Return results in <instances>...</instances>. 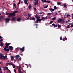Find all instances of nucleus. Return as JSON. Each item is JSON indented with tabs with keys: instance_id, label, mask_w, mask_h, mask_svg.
<instances>
[{
	"instance_id": "13d9d810",
	"label": "nucleus",
	"mask_w": 73,
	"mask_h": 73,
	"mask_svg": "<svg viewBox=\"0 0 73 73\" xmlns=\"http://www.w3.org/2000/svg\"><path fill=\"white\" fill-rule=\"evenodd\" d=\"M7 43L8 44V45H9L11 44V43Z\"/></svg>"
},
{
	"instance_id": "680f3d73",
	"label": "nucleus",
	"mask_w": 73,
	"mask_h": 73,
	"mask_svg": "<svg viewBox=\"0 0 73 73\" xmlns=\"http://www.w3.org/2000/svg\"><path fill=\"white\" fill-rule=\"evenodd\" d=\"M38 14H40L42 15V13H38Z\"/></svg>"
},
{
	"instance_id": "412c9836",
	"label": "nucleus",
	"mask_w": 73,
	"mask_h": 73,
	"mask_svg": "<svg viewBox=\"0 0 73 73\" xmlns=\"http://www.w3.org/2000/svg\"><path fill=\"white\" fill-rule=\"evenodd\" d=\"M56 19V17H54V18H53L52 19V20L53 21H54V20Z\"/></svg>"
},
{
	"instance_id": "1a4fd4ad",
	"label": "nucleus",
	"mask_w": 73,
	"mask_h": 73,
	"mask_svg": "<svg viewBox=\"0 0 73 73\" xmlns=\"http://www.w3.org/2000/svg\"><path fill=\"white\" fill-rule=\"evenodd\" d=\"M9 48L10 50L12 51L13 50V47L12 46H9Z\"/></svg>"
},
{
	"instance_id": "f3484780",
	"label": "nucleus",
	"mask_w": 73,
	"mask_h": 73,
	"mask_svg": "<svg viewBox=\"0 0 73 73\" xmlns=\"http://www.w3.org/2000/svg\"><path fill=\"white\" fill-rule=\"evenodd\" d=\"M3 68L4 69V70H8V68L7 67H5Z\"/></svg>"
},
{
	"instance_id": "2f4dec72",
	"label": "nucleus",
	"mask_w": 73,
	"mask_h": 73,
	"mask_svg": "<svg viewBox=\"0 0 73 73\" xmlns=\"http://www.w3.org/2000/svg\"><path fill=\"white\" fill-rule=\"evenodd\" d=\"M12 66H13V67L15 69V65L14 64H13Z\"/></svg>"
},
{
	"instance_id": "4be33fe9",
	"label": "nucleus",
	"mask_w": 73,
	"mask_h": 73,
	"mask_svg": "<svg viewBox=\"0 0 73 73\" xmlns=\"http://www.w3.org/2000/svg\"><path fill=\"white\" fill-rule=\"evenodd\" d=\"M3 46H4V44L2 42H0V46L2 47Z\"/></svg>"
},
{
	"instance_id": "f704fd0d",
	"label": "nucleus",
	"mask_w": 73,
	"mask_h": 73,
	"mask_svg": "<svg viewBox=\"0 0 73 73\" xmlns=\"http://www.w3.org/2000/svg\"><path fill=\"white\" fill-rule=\"evenodd\" d=\"M20 48H16V50H18V51H19V50L20 49Z\"/></svg>"
},
{
	"instance_id": "7c9ffc66",
	"label": "nucleus",
	"mask_w": 73,
	"mask_h": 73,
	"mask_svg": "<svg viewBox=\"0 0 73 73\" xmlns=\"http://www.w3.org/2000/svg\"><path fill=\"white\" fill-rule=\"evenodd\" d=\"M3 16H0V21H1V19H3Z\"/></svg>"
},
{
	"instance_id": "20e7f679",
	"label": "nucleus",
	"mask_w": 73,
	"mask_h": 73,
	"mask_svg": "<svg viewBox=\"0 0 73 73\" xmlns=\"http://www.w3.org/2000/svg\"><path fill=\"white\" fill-rule=\"evenodd\" d=\"M34 1H35V3L34 4L35 6H36V5H39V3L38 1V0H34Z\"/></svg>"
},
{
	"instance_id": "bf43d9fd",
	"label": "nucleus",
	"mask_w": 73,
	"mask_h": 73,
	"mask_svg": "<svg viewBox=\"0 0 73 73\" xmlns=\"http://www.w3.org/2000/svg\"><path fill=\"white\" fill-rule=\"evenodd\" d=\"M0 73H3V72H2V70H0Z\"/></svg>"
},
{
	"instance_id": "e2e57ef3",
	"label": "nucleus",
	"mask_w": 73,
	"mask_h": 73,
	"mask_svg": "<svg viewBox=\"0 0 73 73\" xmlns=\"http://www.w3.org/2000/svg\"><path fill=\"white\" fill-rule=\"evenodd\" d=\"M48 15H51V13H48Z\"/></svg>"
},
{
	"instance_id": "f8f14e48",
	"label": "nucleus",
	"mask_w": 73,
	"mask_h": 73,
	"mask_svg": "<svg viewBox=\"0 0 73 73\" xmlns=\"http://www.w3.org/2000/svg\"><path fill=\"white\" fill-rule=\"evenodd\" d=\"M42 20V19H37L36 21H37V22H38L39 21L41 22Z\"/></svg>"
},
{
	"instance_id": "4d7b16f0",
	"label": "nucleus",
	"mask_w": 73,
	"mask_h": 73,
	"mask_svg": "<svg viewBox=\"0 0 73 73\" xmlns=\"http://www.w3.org/2000/svg\"><path fill=\"white\" fill-rule=\"evenodd\" d=\"M11 15H9V16H8V17L9 18H10L11 17Z\"/></svg>"
},
{
	"instance_id": "79ce46f5",
	"label": "nucleus",
	"mask_w": 73,
	"mask_h": 73,
	"mask_svg": "<svg viewBox=\"0 0 73 73\" xmlns=\"http://www.w3.org/2000/svg\"><path fill=\"white\" fill-rule=\"evenodd\" d=\"M14 72H15V73H17L16 70L15 68L14 69Z\"/></svg>"
},
{
	"instance_id": "864d4df0",
	"label": "nucleus",
	"mask_w": 73,
	"mask_h": 73,
	"mask_svg": "<svg viewBox=\"0 0 73 73\" xmlns=\"http://www.w3.org/2000/svg\"><path fill=\"white\" fill-rule=\"evenodd\" d=\"M13 5L14 6H16V4L15 3H13Z\"/></svg>"
},
{
	"instance_id": "cd10ccee",
	"label": "nucleus",
	"mask_w": 73,
	"mask_h": 73,
	"mask_svg": "<svg viewBox=\"0 0 73 73\" xmlns=\"http://www.w3.org/2000/svg\"><path fill=\"white\" fill-rule=\"evenodd\" d=\"M12 19L14 21H15L16 20L15 18L14 17H13Z\"/></svg>"
},
{
	"instance_id": "de8ad7c7",
	"label": "nucleus",
	"mask_w": 73,
	"mask_h": 73,
	"mask_svg": "<svg viewBox=\"0 0 73 73\" xmlns=\"http://www.w3.org/2000/svg\"><path fill=\"white\" fill-rule=\"evenodd\" d=\"M66 4H64V8H66Z\"/></svg>"
},
{
	"instance_id": "ea45409f",
	"label": "nucleus",
	"mask_w": 73,
	"mask_h": 73,
	"mask_svg": "<svg viewBox=\"0 0 73 73\" xmlns=\"http://www.w3.org/2000/svg\"><path fill=\"white\" fill-rule=\"evenodd\" d=\"M28 15L29 16V17H30L31 15V14L30 13H29L28 14Z\"/></svg>"
},
{
	"instance_id": "3c124183",
	"label": "nucleus",
	"mask_w": 73,
	"mask_h": 73,
	"mask_svg": "<svg viewBox=\"0 0 73 73\" xmlns=\"http://www.w3.org/2000/svg\"><path fill=\"white\" fill-rule=\"evenodd\" d=\"M3 41V39H1L0 40V42H2V41Z\"/></svg>"
},
{
	"instance_id": "338daca9",
	"label": "nucleus",
	"mask_w": 73,
	"mask_h": 73,
	"mask_svg": "<svg viewBox=\"0 0 73 73\" xmlns=\"http://www.w3.org/2000/svg\"><path fill=\"white\" fill-rule=\"evenodd\" d=\"M72 16H73V13L71 14Z\"/></svg>"
},
{
	"instance_id": "6e6552de",
	"label": "nucleus",
	"mask_w": 73,
	"mask_h": 73,
	"mask_svg": "<svg viewBox=\"0 0 73 73\" xmlns=\"http://www.w3.org/2000/svg\"><path fill=\"white\" fill-rule=\"evenodd\" d=\"M9 15H11V16L13 17L15 16V14L13 13H10Z\"/></svg>"
},
{
	"instance_id": "69168bd1",
	"label": "nucleus",
	"mask_w": 73,
	"mask_h": 73,
	"mask_svg": "<svg viewBox=\"0 0 73 73\" xmlns=\"http://www.w3.org/2000/svg\"><path fill=\"white\" fill-rule=\"evenodd\" d=\"M67 15V13H65V15Z\"/></svg>"
},
{
	"instance_id": "0eeeda50",
	"label": "nucleus",
	"mask_w": 73,
	"mask_h": 73,
	"mask_svg": "<svg viewBox=\"0 0 73 73\" xmlns=\"http://www.w3.org/2000/svg\"><path fill=\"white\" fill-rule=\"evenodd\" d=\"M4 20H5L6 22L8 23L9 22L10 19H9V18H5L4 19Z\"/></svg>"
},
{
	"instance_id": "bb28decb",
	"label": "nucleus",
	"mask_w": 73,
	"mask_h": 73,
	"mask_svg": "<svg viewBox=\"0 0 73 73\" xmlns=\"http://www.w3.org/2000/svg\"><path fill=\"white\" fill-rule=\"evenodd\" d=\"M20 3H21V0H19V2L18 3V4H17V5H20Z\"/></svg>"
},
{
	"instance_id": "6ab92c4d",
	"label": "nucleus",
	"mask_w": 73,
	"mask_h": 73,
	"mask_svg": "<svg viewBox=\"0 0 73 73\" xmlns=\"http://www.w3.org/2000/svg\"><path fill=\"white\" fill-rule=\"evenodd\" d=\"M6 64L7 65H12L13 64H12V63H6Z\"/></svg>"
},
{
	"instance_id": "9b49d317",
	"label": "nucleus",
	"mask_w": 73,
	"mask_h": 73,
	"mask_svg": "<svg viewBox=\"0 0 73 73\" xmlns=\"http://www.w3.org/2000/svg\"><path fill=\"white\" fill-rule=\"evenodd\" d=\"M47 16L45 17H42L41 19L42 20H45L47 19Z\"/></svg>"
},
{
	"instance_id": "a18cd8bd",
	"label": "nucleus",
	"mask_w": 73,
	"mask_h": 73,
	"mask_svg": "<svg viewBox=\"0 0 73 73\" xmlns=\"http://www.w3.org/2000/svg\"><path fill=\"white\" fill-rule=\"evenodd\" d=\"M38 22H37V21H36L34 22V23H38Z\"/></svg>"
},
{
	"instance_id": "f03ea898",
	"label": "nucleus",
	"mask_w": 73,
	"mask_h": 73,
	"mask_svg": "<svg viewBox=\"0 0 73 73\" xmlns=\"http://www.w3.org/2000/svg\"><path fill=\"white\" fill-rule=\"evenodd\" d=\"M8 48L9 47L7 46L5 47L4 49H3V50L7 52H8L9 51V49Z\"/></svg>"
},
{
	"instance_id": "393cba45",
	"label": "nucleus",
	"mask_w": 73,
	"mask_h": 73,
	"mask_svg": "<svg viewBox=\"0 0 73 73\" xmlns=\"http://www.w3.org/2000/svg\"><path fill=\"white\" fill-rule=\"evenodd\" d=\"M16 58H19V57H20V56H19L18 55H16Z\"/></svg>"
},
{
	"instance_id": "39448f33",
	"label": "nucleus",
	"mask_w": 73,
	"mask_h": 73,
	"mask_svg": "<svg viewBox=\"0 0 73 73\" xmlns=\"http://www.w3.org/2000/svg\"><path fill=\"white\" fill-rule=\"evenodd\" d=\"M42 0V2H43L44 3H45L46 2V3H50V1H46V0Z\"/></svg>"
},
{
	"instance_id": "c756f323",
	"label": "nucleus",
	"mask_w": 73,
	"mask_h": 73,
	"mask_svg": "<svg viewBox=\"0 0 73 73\" xmlns=\"http://www.w3.org/2000/svg\"><path fill=\"white\" fill-rule=\"evenodd\" d=\"M65 38L63 39V41H65V40H67V38H66V37H65Z\"/></svg>"
},
{
	"instance_id": "a19ab883",
	"label": "nucleus",
	"mask_w": 73,
	"mask_h": 73,
	"mask_svg": "<svg viewBox=\"0 0 73 73\" xmlns=\"http://www.w3.org/2000/svg\"><path fill=\"white\" fill-rule=\"evenodd\" d=\"M31 8V5H29V9H30Z\"/></svg>"
},
{
	"instance_id": "49530a36",
	"label": "nucleus",
	"mask_w": 73,
	"mask_h": 73,
	"mask_svg": "<svg viewBox=\"0 0 73 73\" xmlns=\"http://www.w3.org/2000/svg\"><path fill=\"white\" fill-rule=\"evenodd\" d=\"M54 9H57V7H56V6H54Z\"/></svg>"
},
{
	"instance_id": "ddd939ff",
	"label": "nucleus",
	"mask_w": 73,
	"mask_h": 73,
	"mask_svg": "<svg viewBox=\"0 0 73 73\" xmlns=\"http://www.w3.org/2000/svg\"><path fill=\"white\" fill-rule=\"evenodd\" d=\"M18 73H22L21 72V68H18Z\"/></svg>"
},
{
	"instance_id": "603ef678",
	"label": "nucleus",
	"mask_w": 73,
	"mask_h": 73,
	"mask_svg": "<svg viewBox=\"0 0 73 73\" xmlns=\"http://www.w3.org/2000/svg\"><path fill=\"white\" fill-rule=\"evenodd\" d=\"M34 10L35 11H36V8L35 7L34 8Z\"/></svg>"
},
{
	"instance_id": "c85d7f7f",
	"label": "nucleus",
	"mask_w": 73,
	"mask_h": 73,
	"mask_svg": "<svg viewBox=\"0 0 73 73\" xmlns=\"http://www.w3.org/2000/svg\"><path fill=\"white\" fill-rule=\"evenodd\" d=\"M24 3H25V4L27 5L28 6V5H29L28 3H27V2H24Z\"/></svg>"
},
{
	"instance_id": "9d476101",
	"label": "nucleus",
	"mask_w": 73,
	"mask_h": 73,
	"mask_svg": "<svg viewBox=\"0 0 73 73\" xmlns=\"http://www.w3.org/2000/svg\"><path fill=\"white\" fill-rule=\"evenodd\" d=\"M30 20H34V21H35L36 20V18H34V17H32L31 19L30 18Z\"/></svg>"
},
{
	"instance_id": "473e14b6",
	"label": "nucleus",
	"mask_w": 73,
	"mask_h": 73,
	"mask_svg": "<svg viewBox=\"0 0 73 73\" xmlns=\"http://www.w3.org/2000/svg\"><path fill=\"white\" fill-rule=\"evenodd\" d=\"M48 5H47L46 6H45L44 7V8H47V7H48Z\"/></svg>"
},
{
	"instance_id": "052dcab7",
	"label": "nucleus",
	"mask_w": 73,
	"mask_h": 73,
	"mask_svg": "<svg viewBox=\"0 0 73 73\" xmlns=\"http://www.w3.org/2000/svg\"><path fill=\"white\" fill-rule=\"evenodd\" d=\"M3 37H2V36H0V39H1V38H3Z\"/></svg>"
},
{
	"instance_id": "e433bc0d",
	"label": "nucleus",
	"mask_w": 73,
	"mask_h": 73,
	"mask_svg": "<svg viewBox=\"0 0 73 73\" xmlns=\"http://www.w3.org/2000/svg\"><path fill=\"white\" fill-rule=\"evenodd\" d=\"M66 27H67V28H70V26L69 25H68V26H67Z\"/></svg>"
},
{
	"instance_id": "7ed1b4c3",
	"label": "nucleus",
	"mask_w": 73,
	"mask_h": 73,
	"mask_svg": "<svg viewBox=\"0 0 73 73\" xmlns=\"http://www.w3.org/2000/svg\"><path fill=\"white\" fill-rule=\"evenodd\" d=\"M58 23H60V22H61V23H62V24H63L64 23V20L62 19H59L58 20Z\"/></svg>"
},
{
	"instance_id": "c03bdc74",
	"label": "nucleus",
	"mask_w": 73,
	"mask_h": 73,
	"mask_svg": "<svg viewBox=\"0 0 73 73\" xmlns=\"http://www.w3.org/2000/svg\"><path fill=\"white\" fill-rule=\"evenodd\" d=\"M60 40H63L62 37V36H61V37H60Z\"/></svg>"
},
{
	"instance_id": "58836bf2",
	"label": "nucleus",
	"mask_w": 73,
	"mask_h": 73,
	"mask_svg": "<svg viewBox=\"0 0 73 73\" xmlns=\"http://www.w3.org/2000/svg\"><path fill=\"white\" fill-rule=\"evenodd\" d=\"M5 45H6V46L7 47L8 46H9V45L8 44H7V43H6L5 44Z\"/></svg>"
},
{
	"instance_id": "8fccbe9b",
	"label": "nucleus",
	"mask_w": 73,
	"mask_h": 73,
	"mask_svg": "<svg viewBox=\"0 0 73 73\" xmlns=\"http://www.w3.org/2000/svg\"><path fill=\"white\" fill-rule=\"evenodd\" d=\"M70 16V15H69V14H67V15H66V16L68 17Z\"/></svg>"
},
{
	"instance_id": "b1692460",
	"label": "nucleus",
	"mask_w": 73,
	"mask_h": 73,
	"mask_svg": "<svg viewBox=\"0 0 73 73\" xmlns=\"http://www.w3.org/2000/svg\"><path fill=\"white\" fill-rule=\"evenodd\" d=\"M58 28H59V29H60L61 27V26L59 24H58Z\"/></svg>"
},
{
	"instance_id": "aec40b11",
	"label": "nucleus",
	"mask_w": 73,
	"mask_h": 73,
	"mask_svg": "<svg viewBox=\"0 0 73 73\" xmlns=\"http://www.w3.org/2000/svg\"><path fill=\"white\" fill-rule=\"evenodd\" d=\"M52 25L54 27H57V25H56L54 23Z\"/></svg>"
},
{
	"instance_id": "a878e982",
	"label": "nucleus",
	"mask_w": 73,
	"mask_h": 73,
	"mask_svg": "<svg viewBox=\"0 0 73 73\" xmlns=\"http://www.w3.org/2000/svg\"><path fill=\"white\" fill-rule=\"evenodd\" d=\"M18 13V11H17V10H16V11H15L13 12V13L15 14L16 13Z\"/></svg>"
},
{
	"instance_id": "2eb2a0df",
	"label": "nucleus",
	"mask_w": 73,
	"mask_h": 73,
	"mask_svg": "<svg viewBox=\"0 0 73 73\" xmlns=\"http://www.w3.org/2000/svg\"><path fill=\"white\" fill-rule=\"evenodd\" d=\"M35 18H36V19H40V17L38 16V15L37 14L36 15H35Z\"/></svg>"
},
{
	"instance_id": "6e6d98bb",
	"label": "nucleus",
	"mask_w": 73,
	"mask_h": 73,
	"mask_svg": "<svg viewBox=\"0 0 73 73\" xmlns=\"http://www.w3.org/2000/svg\"><path fill=\"white\" fill-rule=\"evenodd\" d=\"M30 19V18H29V17L28 16V17H27V19Z\"/></svg>"
},
{
	"instance_id": "0e129e2a",
	"label": "nucleus",
	"mask_w": 73,
	"mask_h": 73,
	"mask_svg": "<svg viewBox=\"0 0 73 73\" xmlns=\"http://www.w3.org/2000/svg\"><path fill=\"white\" fill-rule=\"evenodd\" d=\"M23 3V1H21V4H22V3Z\"/></svg>"
},
{
	"instance_id": "774afa93",
	"label": "nucleus",
	"mask_w": 73,
	"mask_h": 73,
	"mask_svg": "<svg viewBox=\"0 0 73 73\" xmlns=\"http://www.w3.org/2000/svg\"><path fill=\"white\" fill-rule=\"evenodd\" d=\"M72 19H73V16H72Z\"/></svg>"
},
{
	"instance_id": "37998d69",
	"label": "nucleus",
	"mask_w": 73,
	"mask_h": 73,
	"mask_svg": "<svg viewBox=\"0 0 73 73\" xmlns=\"http://www.w3.org/2000/svg\"><path fill=\"white\" fill-rule=\"evenodd\" d=\"M13 56H11V59L13 60Z\"/></svg>"
},
{
	"instance_id": "f257e3e1",
	"label": "nucleus",
	"mask_w": 73,
	"mask_h": 73,
	"mask_svg": "<svg viewBox=\"0 0 73 73\" xmlns=\"http://www.w3.org/2000/svg\"><path fill=\"white\" fill-rule=\"evenodd\" d=\"M7 58V56H4V55L0 53V58L1 59H5L6 58Z\"/></svg>"
},
{
	"instance_id": "4c0bfd02",
	"label": "nucleus",
	"mask_w": 73,
	"mask_h": 73,
	"mask_svg": "<svg viewBox=\"0 0 73 73\" xmlns=\"http://www.w3.org/2000/svg\"><path fill=\"white\" fill-rule=\"evenodd\" d=\"M53 22V21H51L50 22L49 24H52Z\"/></svg>"
},
{
	"instance_id": "423d86ee",
	"label": "nucleus",
	"mask_w": 73,
	"mask_h": 73,
	"mask_svg": "<svg viewBox=\"0 0 73 73\" xmlns=\"http://www.w3.org/2000/svg\"><path fill=\"white\" fill-rule=\"evenodd\" d=\"M25 47H22V48H20V51H22V52H23L25 50Z\"/></svg>"
},
{
	"instance_id": "5fc2aeb1",
	"label": "nucleus",
	"mask_w": 73,
	"mask_h": 73,
	"mask_svg": "<svg viewBox=\"0 0 73 73\" xmlns=\"http://www.w3.org/2000/svg\"><path fill=\"white\" fill-rule=\"evenodd\" d=\"M34 26L36 25V26H38V24H34Z\"/></svg>"
},
{
	"instance_id": "a211bd4d",
	"label": "nucleus",
	"mask_w": 73,
	"mask_h": 73,
	"mask_svg": "<svg viewBox=\"0 0 73 73\" xmlns=\"http://www.w3.org/2000/svg\"><path fill=\"white\" fill-rule=\"evenodd\" d=\"M22 19L20 18H18V19H17V21L19 22L20 20H21Z\"/></svg>"
},
{
	"instance_id": "72a5a7b5",
	"label": "nucleus",
	"mask_w": 73,
	"mask_h": 73,
	"mask_svg": "<svg viewBox=\"0 0 73 73\" xmlns=\"http://www.w3.org/2000/svg\"><path fill=\"white\" fill-rule=\"evenodd\" d=\"M9 13H7L6 14V15H9Z\"/></svg>"
},
{
	"instance_id": "09e8293b",
	"label": "nucleus",
	"mask_w": 73,
	"mask_h": 73,
	"mask_svg": "<svg viewBox=\"0 0 73 73\" xmlns=\"http://www.w3.org/2000/svg\"><path fill=\"white\" fill-rule=\"evenodd\" d=\"M28 1V0H25L24 1V2H27Z\"/></svg>"
},
{
	"instance_id": "c9c22d12",
	"label": "nucleus",
	"mask_w": 73,
	"mask_h": 73,
	"mask_svg": "<svg viewBox=\"0 0 73 73\" xmlns=\"http://www.w3.org/2000/svg\"><path fill=\"white\" fill-rule=\"evenodd\" d=\"M71 26L73 28V22L71 23Z\"/></svg>"
},
{
	"instance_id": "4468645a",
	"label": "nucleus",
	"mask_w": 73,
	"mask_h": 73,
	"mask_svg": "<svg viewBox=\"0 0 73 73\" xmlns=\"http://www.w3.org/2000/svg\"><path fill=\"white\" fill-rule=\"evenodd\" d=\"M16 60L18 61H21V58H16Z\"/></svg>"
},
{
	"instance_id": "5701e85b",
	"label": "nucleus",
	"mask_w": 73,
	"mask_h": 73,
	"mask_svg": "<svg viewBox=\"0 0 73 73\" xmlns=\"http://www.w3.org/2000/svg\"><path fill=\"white\" fill-rule=\"evenodd\" d=\"M62 3L60 2H58L57 3V4L58 5H61Z\"/></svg>"
},
{
	"instance_id": "dca6fc26",
	"label": "nucleus",
	"mask_w": 73,
	"mask_h": 73,
	"mask_svg": "<svg viewBox=\"0 0 73 73\" xmlns=\"http://www.w3.org/2000/svg\"><path fill=\"white\" fill-rule=\"evenodd\" d=\"M49 10H50L51 12H53L54 10L53 9H52L51 8H50Z\"/></svg>"
}]
</instances>
